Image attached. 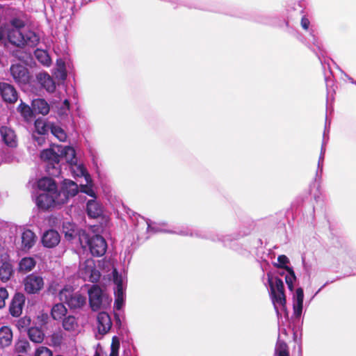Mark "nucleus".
Listing matches in <instances>:
<instances>
[{
    "label": "nucleus",
    "instance_id": "nucleus-44",
    "mask_svg": "<svg viewBox=\"0 0 356 356\" xmlns=\"http://www.w3.org/2000/svg\"><path fill=\"white\" fill-rule=\"evenodd\" d=\"M69 109H70V103L67 99H65L63 102V106L58 110V114L60 115H67Z\"/></svg>",
    "mask_w": 356,
    "mask_h": 356
},
{
    "label": "nucleus",
    "instance_id": "nucleus-18",
    "mask_svg": "<svg viewBox=\"0 0 356 356\" xmlns=\"http://www.w3.org/2000/svg\"><path fill=\"white\" fill-rule=\"evenodd\" d=\"M60 240V235L58 232L49 229L45 232L42 237V243L46 248H51L56 246Z\"/></svg>",
    "mask_w": 356,
    "mask_h": 356
},
{
    "label": "nucleus",
    "instance_id": "nucleus-2",
    "mask_svg": "<svg viewBox=\"0 0 356 356\" xmlns=\"http://www.w3.org/2000/svg\"><path fill=\"white\" fill-rule=\"evenodd\" d=\"M74 149L70 146L54 145L52 147L44 149L40 153L42 160L47 162V171L54 177H58L61 173L60 163L63 161H71L73 159Z\"/></svg>",
    "mask_w": 356,
    "mask_h": 356
},
{
    "label": "nucleus",
    "instance_id": "nucleus-50",
    "mask_svg": "<svg viewBox=\"0 0 356 356\" xmlns=\"http://www.w3.org/2000/svg\"><path fill=\"white\" fill-rule=\"evenodd\" d=\"M6 24L4 26V27H0V41L3 40L5 35H6Z\"/></svg>",
    "mask_w": 356,
    "mask_h": 356
},
{
    "label": "nucleus",
    "instance_id": "nucleus-38",
    "mask_svg": "<svg viewBox=\"0 0 356 356\" xmlns=\"http://www.w3.org/2000/svg\"><path fill=\"white\" fill-rule=\"evenodd\" d=\"M275 354L277 356H289L288 346L285 342L280 339L277 340L275 346Z\"/></svg>",
    "mask_w": 356,
    "mask_h": 356
},
{
    "label": "nucleus",
    "instance_id": "nucleus-36",
    "mask_svg": "<svg viewBox=\"0 0 356 356\" xmlns=\"http://www.w3.org/2000/svg\"><path fill=\"white\" fill-rule=\"evenodd\" d=\"M17 111L21 114L26 121L30 120L33 117V111L26 104L21 102L17 107Z\"/></svg>",
    "mask_w": 356,
    "mask_h": 356
},
{
    "label": "nucleus",
    "instance_id": "nucleus-23",
    "mask_svg": "<svg viewBox=\"0 0 356 356\" xmlns=\"http://www.w3.org/2000/svg\"><path fill=\"white\" fill-rule=\"evenodd\" d=\"M37 79L40 84L49 92H52L55 90V82L47 73H39L37 75Z\"/></svg>",
    "mask_w": 356,
    "mask_h": 356
},
{
    "label": "nucleus",
    "instance_id": "nucleus-19",
    "mask_svg": "<svg viewBox=\"0 0 356 356\" xmlns=\"http://www.w3.org/2000/svg\"><path fill=\"white\" fill-rule=\"evenodd\" d=\"M97 320L99 333L101 334H106L112 326L110 316L106 312H100L97 315Z\"/></svg>",
    "mask_w": 356,
    "mask_h": 356
},
{
    "label": "nucleus",
    "instance_id": "nucleus-16",
    "mask_svg": "<svg viewBox=\"0 0 356 356\" xmlns=\"http://www.w3.org/2000/svg\"><path fill=\"white\" fill-rule=\"evenodd\" d=\"M63 231L65 234V238L68 241H71L74 243H79V235L81 232H85L83 230L77 229L76 225L69 221L63 222Z\"/></svg>",
    "mask_w": 356,
    "mask_h": 356
},
{
    "label": "nucleus",
    "instance_id": "nucleus-20",
    "mask_svg": "<svg viewBox=\"0 0 356 356\" xmlns=\"http://www.w3.org/2000/svg\"><path fill=\"white\" fill-rule=\"evenodd\" d=\"M304 293L302 288H298L293 296V313L296 318H299L302 312Z\"/></svg>",
    "mask_w": 356,
    "mask_h": 356
},
{
    "label": "nucleus",
    "instance_id": "nucleus-14",
    "mask_svg": "<svg viewBox=\"0 0 356 356\" xmlns=\"http://www.w3.org/2000/svg\"><path fill=\"white\" fill-rule=\"evenodd\" d=\"M0 95L2 99L8 104H14L18 99V92L15 87L6 82H0Z\"/></svg>",
    "mask_w": 356,
    "mask_h": 356
},
{
    "label": "nucleus",
    "instance_id": "nucleus-41",
    "mask_svg": "<svg viewBox=\"0 0 356 356\" xmlns=\"http://www.w3.org/2000/svg\"><path fill=\"white\" fill-rule=\"evenodd\" d=\"M33 356H53V353L47 347L41 346L35 350Z\"/></svg>",
    "mask_w": 356,
    "mask_h": 356
},
{
    "label": "nucleus",
    "instance_id": "nucleus-55",
    "mask_svg": "<svg viewBox=\"0 0 356 356\" xmlns=\"http://www.w3.org/2000/svg\"><path fill=\"white\" fill-rule=\"evenodd\" d=\"M94 356H99V354L96 353Z\"/></svg>",
    "mask_w": 356,
    "mask_h": 356
},
{
    "label": "nucleus",
    "instance_id": "nucleus-1",
    "mask_svg": "<svg viewBox=\"0 0 356 356\" xmlns=\"http://www.w3.org/2000/svg\"><path fill=\"white\" fill-rule=\"evenodd\" d=\"M6 28L8 40L17 47H34L39 43V35L20 18L10 19Z\"/></svg>",
    "mask_w": 356,
    "mask_h": 356
},
{
    "label": "nucleus",
    "instance_id": "nucleus-25",
    "mask_svg": "<svg viewBox=\"0 0 356 356\" xmlns=\"http://www.w3.org/2000/svg\"><path fill=\"white\" fill-rule=\"evenodd\" d=\"M278 274L284 276L285 282L289 289L292 291L293 290V283L296 280L294 271L290 267L279 268Z\"/></svg>",
    "mask_w": 356,
    "mask_h": 356
},
{
    "label": "nucleus",
    "instance_id": "nucleus-29",
    "mask_svg": "<svg viewBox=\"0 0 356 356\" xmlns=\"http://www.w3.org/2000/svg\"><path fill=\"white\" fill-rule=\"evenodd\" d=\"M67 313V309L63 303L55 304L51 309V316L55 321H62Z\"/></svg>",
    "mask_w": 356,
    "mask_h": 356
},
{
    "label": "nucleus",
    "instance_id": "nucleus-3",
    "mask_svg": "<svg viewBox=\"0 0 356 356\" xmlns=\"http://www.w3.org/2000/svg\"><path fill=\"white\" fill-rule=\"evenodd\" d=\"M65 162L69 165L70 170L74 177H83L85 183H80L81 191L95 197L90 176L83 165L77 163L76 153L74 154L73 159L65 161Z\"/></svg>",
    "mask_w": 356,
    "mask_h": 356
},
{
    "label": "nucleus",
    "instance_id": "nucleus-47",
    "mask_svg": "<svg viewBox=\"0 0 356 356\" xmlns=\"http://www.w3.org/2000/svg\"><path fill=\"white\" fill-rule=\"evenodd\" d=\"M325 152V147L324 144H323L322 147H321V154H320V157H319V160H318V168H322L321 165L323 164Z\"/></svg>",
    "mask_w": 356,
    "mask_h": 356
},
{
    "label": "nucleus",
    "instance_id": "nucleus-4",
    "mask_svg": "<svg viewBox=\"0 0 356 356\" xmlns=\"http://www.w3.org/2000/svg\"><path fill=\"white\" fill-rule=\"evenodd\" d=\"M268 283L270 286L272 301L278 313L279 309L284 310L286 308V296L284 293V284L281 279L274 278L271 273H267Z\"/></svg>",
    "mask_w": 356,
    "mask_h": 356
},
{
    "label": "nucleus",
    "instance_id": "nucleus-51",
    "mask_svg": "<svg viewBox=\"0 0 356 356\" xmlns=\"http://www.w3.org/2000/svg\"><path fill=\"white\" fill-rule=\"evenodd\" d=\"M49 291L51 293H56V289H54L53 286H50L49 288Z\"/></svg>",
    "mask_w": 356,
    "mask_h": 356
},
{
    "label": "nucleus",
    "instance_id": "nucleus-9",
    "mask_svg": "<svg viewBox=\"0 0 356 356\" xmlns=\"http://www.w3.org/2000/svg\"><path fill=\"white\" fill-rule=\"evenodd\" d=\"M22 284L26 293L38 294L43 289L44 282L41 275L31 273L24 277Z\"/></svg>",
    "mask_w": 356,
    "mask_h": 356
},
{
    "label": "nucleus",
    "instance_id": "nucleus-35",
    "mask_svg": "<svg viewBox=\"0 0 356 356\" xmlns=\"http://www.w3.org/2000/svg\"><path fill=\"white\" fill-rule=\"evenodd\" d=\"M34 55L38 62L43 65L48 67L51 65V60L46 51L38 49L35 51Z\"/></svg>",
    "mask_w": 356,
    "mask_h": 356
},
{
    "label": "nucleus",
    "instance_id": "nucleus-49",
    "mask_svg": "<svg viewBox=\"0 0 356 356\" xmlns=\"http://www.w3.org/2000/svg\"><path fill=\"white\" fill-rule=\"evenodd\" d=\"M174 233H176L177 234L183 235V236H188L191 235L192 236L193 234L190 232V230L188 228H186L184 229H181L179 231L174 232Z\"/></svg>",
    "mask_w": 356,
    "mask_h": 356
},
{
    "label": "nucleus",
    "instance_id": "nucleus-15",
    "mask_svg": "<svg viewBox=\"0 0 356 356\" xmlns=\"http://www.w3.org/2000/svg\"><path fill=\"white\" fill-rule=\"evenodd\" d=\"M25 300V296L23 293L15 294L9 308L10 313L13 316L18 317L22 314Z\"/></svg>",
    "mask_w": 356,
    "mask_h": 356
},
{
    "label": "nucleus",
    "instance_id": "nucleus-17",
    "mask_svg": "<svg viewBox=\"0 0 356 356\" xmlns=\"http://www.w3.org/2000/svg\"><path fill=\"white\" fill-rule=\"evenodd\" d=\"M165 225V224H158L153 225L152 224V222L149 220L145 219L143 217H139V218L137 219V223H136V227L138 231L140 229H146L147 232H171L169 230H167L163 227Z\"/></svg>",
    "mask_w": 356,
    "mask_h": 356
},
{
    "label": "nucleus",
    "instance_id": "nucleus-33",
    "mask_svg": "<svg viewBox=\"0 0 356 356\" xmlns=\"http://www.w3.org/2000/svg\"><path fill=\"white\" fill-rule=\"evenodd\" d=\"M52 124H50L44 119L38 118L35 121V131L40 135H45L51 130Z\"/></svg>",
    "mask_w": 356,
    "mask_h": 356
},
{
    "label": "nucleus",
    "instance_id": "nucleus-21",
    "mask_svg": "<svg viewBox=\"0 0 356 356\" xmlns=\"http://www.w3.org/2000/svg\"><path fill=\"white\" fill-rule=\"evenodd\" d=\"M0 134L4 143L10 147H15L17 145V139L14 131L8 127L0 128Z\"/></svg>",
    "mask_w": 356,
    "mask_h": 356
},
{
    "label": "nucleus",
    "instance_id": "nucleus-7",
    "mask_svg": "<svg viewBox=\"0 0 356 356\" xmlns=\"http://www.w3.org/2000/svg\"><path fill=\"white\" fill-rule=\"evenodd\" d=\"M89 302L93 311L106 309L110 306L112 298L104 293L97 285H93L88 290Z\"/></svg>",
    "mask_w": 356,
    "mask_h": 356
},
{
    "label": "nucleus",
    "instance_id": "nucleus-54",
    "mask_svg": "<svg viewBox=\"0 0 356 356\" xmlns=\"http://www.w3.org/2000/svg\"><path fill=\"white\" fill-rule=\"evenodd\" d=\"M321 289H318L316 294H317L319 291H321Z\"/></svg>",
    "mask_w": 356,
    "mask_h": 356
},
{
    "label": "nucleus",
    "instance_id": "nucleus-11",
    "mask_svg": "<svg viewBox=\"0 0 356 356\" xmlns=\"http://www.w3.org/2000/svg\"><path fill=\"white\" fill-rule=\"evenodd\" d=\"M113 282L116 287L115 289V307L117 309H120L124 304V278L118 274L116 269L113 271Z\"/></svg>",
    "mask_w": 356,
    "mask_h": 356
},
{
    "label": "nucleus",
    "instance_id": "nucleus-8",
    "mask_svg": "<svg viewBox=\"0 0 356 356\" xmlns=\"http://www.w3.org/2000/svg\"><path fill=\"white\" fill-rule=\"evenodd\" d=\"M77 273L78 276L83 280L92 283L98 282L101 277V273L97 268L95 261L92 259L80 261Z\"/></svg>",
    "mask_w": 356,
    "mask_h": 356
},
{
    "label": "nucleus",
    "instance_id": "nucleus-27",
    "mask_svg": "<svg viewBox=\"0 0 356 356\" xmlns=\"http://www.w3.org/2000/svg\"><path fill=\"white\" fill-rule=\"evenodd\" d=\"M36 265V261L34 258L31 257H26L22 258L18 266V271L22 273H26L31 271Z\"/></svg>",
    "mask_w": 356,
    "mask_h": 356
},
{
    "label": "nucleus",
    "instance_id": "nucleus-6",
    "mask_svg": "<svg viewBox=\"0 0 356 356\" xmlns=\"http://www.w3.org/2000/svg\"><path fill=\"white\" fill-rule=\"evenodd\" d=\"M58 298L71 309H80L86 304V297L79 292H74L72 286H65L58 293Z\"/></svg>",
    "mask_w": 356,
    "mask_h": 356
},
{
    "label": "nucleus",
    "instance_id": "nucleus-42",
    "mask_svg": "<svg viewBox=\"0 0 356 356\" xmlns=\"http://www.w3.org/2000/svg\"><path fill=\"white\" fill-rule=\"evenodd\" d=\"M278 264H275V266L277 268L288 267L286 264L289 262L288 257L285 255H280L277 257Z\"/></svg>",
    "mask_w": 356,
    "mask_h": 356
},
{
    "label": "nucleus",
    "instance_id": "nucleus-39",
    "mask_svg": "<svg viewBox=\"0 0 356 356\" xmlns=\"http://www.w3.org/2000/svg\"><path fill=\"white\" fill-rule=\"evenodd\" d=\"M29 348V343L23 339H19L15 344V350L17 353H26Z\"/></svg>",
    "mask_w": 356,
    "mask_h": 356
},
{
    "label": "nucleus",
    "instance_id": "nucleus-31",
    "mask_svg": "<svg viewBox=\"0 0 356 356\" xmlns=\"http://www.w3.org/2000/svg\"><path fill=\"white\" fill-rule=\"evenodd\" d=\"M33 109L35 112L45 115L49 112L48 103L42 99H34L32 102Z\"/></svg>",
    "mask_w": 356,
    "mask_h": 356
},
{
    "label": "nucleus",
    "instance_id": "nucleus-32",
    "mask_svg": "<svg viewBox=\"0 0 356 356\" xmlns=\"http://www.w3.org/2000/svg\"><path fill=\"white\" fill-rule=\"evenodd\" d=\"M88 214L91 218H97L102 213L100 204L95 200H90L87 204Z\"/></svg>",
    "mask_w": 356,
    "mask_h": 356
},
{
    "label": "nucleus",
    "instance_id": "nucleus-34",
    "mask_svg": "<svg viewBox=\"0 0 356 356\" xmlns=\"http://www.w3.org/2000/svg\"><path fill=\"white\" fill-rule=\"evenodd\" d=\"M29 337L34 343H42L44 334L43 331L38 327H31L28 331Z\"/></svg>",
    "mask_w": 356,
    "mask_h": 356
},
{
    "label": "nucleus",
    "instance_id": "nucleus-5",
    "mask_svg": "<svg viewBox=\"0 0 356 356\" xmlns=\"http://www.w3.org/2000/svg\"><path fill=\"white\" fill-rule=\"evenodd\" d=\"M79 244L83 248H89L90 253L95 257L103 256L107 248L105 239L99 235L89 237L86 232H81L79 235Z\"/></svg>",
    "mask_w": 356,
    "mask_h": 356
},
{
    "label": "nucleus",
    "instance_id": "nucleus-13",
    "mask_svg": "<svg viewBox=\"0 0 356 356\" xmlns=\"http://www.w3.org/2000/svg\"><path fill=\"white\" fill-rule=\"evenodd\" d=\"M36 205L42 209H48L56 205H60L57 201V194L51 193H41L35 199Z\"/></svg>",
    "mask_w": 356,
    "mask_h": 356
},
{
    "label": "nucleus",
    "instance_id": "nucleus-30",
    "mask_svg": "<svg viewBox=\"0 0 356 356\" xmlns=\"http://www.w3.org/2000/svg\"><path fill=\"white\" fill-rule=\"evenodd\" d=\"M13 275V268L10 262L3 261L0 266V280L8 282Z\"/></svg>",
    "mask_w": 356,
    "mask_h": 356
},
{
    "label": "nucleus",
    "instance_id": "nucleus-53",
    "mask_svg": "<svg viewBox=\"0 0 356 356\" xmlns=\"http://www.w3.org/2000/svg\"><path fill=\"white\" fill-rule=\"evenodd\" d=\"M349 80L350 81L351 83L354 82V81L351 78H350Z\"/></svg>",
    "mask_w": 356,
    "mask_h": 356
},
{
    "label": "nucleus",
    "instance_id": "nucleus-12",
    "mask_svg": "<svg viewBox=\"0 0 356 356\" xmlns=\"http://www.w3.org/2000/svg\"><path fill=\"white\" fill-rule=\"evenodd\" d=\"M10 74L16 83L20 86L26 85L30 80V75L26 67L22 65H13Z\"/></svg>",
    "mask_w": 356,
    "mask_h": 356
},
{
    "label": "nucleus",
    "instance_id": "nucleus-43",
    "mask_svg": "<svg viewBox=\"0 0 356 356\" xmlns=\"http://www.w3.org/2000/svg\"><path fill=\"white\" fill-rule=\"evenodd\" d=\"M8 297V293L5 288H0V309L3 308L6 304V300Z\"/></svg>",
    "mask_w": 356,
    "mask_h": 356
},
{
    "label": "nucleus",
    "instance_id": "nucleus-26",
    "mask_svg": "<svg viewBox=\"0 0 356 356\" xmlns=\"http://www.w3.org/2000/svg\"><path fill=\"white\" fill-rule=\"evenodd\" d=\"M63 329L69 332H76L79 330V323L75 316L69 315L62 320Z\"/></svg>",
    "mask_w": 356,
    "mask_h": 356
},
{
    "label": "nucleus",
    "instance_id": "nucleus-52",
    "mask_svg": "<svg viewBox=\"0 0 356 356\" xmlns=\"http://www.w3.org/2000/svg\"><path fill=\"white\" fill-rule=\"evenodd\" d=\"M38 143H39V144H41V143H42V142L44 140V138H38Z\"/></svg>",
    "mask_w": 356,
    "mask_h": 356
},
{
    "label": "nucleus",
    "instance_id": "nucleus-22",
    "mask_svg": "<svg viewBox=\"0 0 356 356\" xmlns=\"http://www.w3.org/2000/svg\"><path fill=\"white\" fill-rule=\"evenodd\" d=\"M22 248L23 250H29L36 242L35 233L30 229H26L22 233Z\"/></svg>",
    "mask_w": 356,
    "mask_h": 356
},
{
    "label": "nucleus",
    "instance_id": "nucleus-28",
    "mask_svg": "<svg viewBox=\"0 0 356 356\" xmlns=\"http://www.w3.org/2000/svg\"><path fill=\"white\" fill-rule=\"evenodd\" d=\"M13 341V332L8 326L0 328V346L2 348L10 346Z\"/></svg>",
    "mask_w": 356,
    "mask_h": 356
},
{
    "label": "nucleus",
    "instance_id": "nucleus-46",
    "mask_svg": "<svg viewBox=\"0 0 356 356\" xmlns=\"http://www.w3.org/2000/svg\"><path fill=\"white\" fill-rule=\"evenodd\" d=\"M51 341L54 346H59L62 342V336L58 333L51 335Z\"/></svg>",
    "mask_w": 356,
    "mask_h": 356
},
{
    "label": "nucleus",
    "instance_id": "nucleus-56",
    "mask_svg": "<svg viewBox=\"0 0 356 356\" xmlns=\"http://www.w3.org/2000/svg\"><path fill=\"white\" fill-rule=\"evenodd\" d=\"M353 83H354V84H355V85H356V81L353 82Z\"/></svg>",
    "mask_w": 356,
    "mask_h": 356
},
{
    "label": "nucleus",
    "instance_id": "nucleus-10",
    "mask_svg": "<svg viewBox=\"0 0 356 356\" xmlns=\"http://www.w3.org/2000/svg\"><path fill=\"white\" fill-rule=\"evenodd\" d=\"M78 191L79 188L76 183L70 179H64L60 191L56 192L58 204L66 203L68 199L76 195Z\"/></svg>",
    "mask_w": 356,
    "mask_h": 356
},
{
    "label": "nucleus",
    "instance_id": "nucleus-48",
    "mask_svg": "<svg viewBox=\"0 0 356 356\" xmlns=\"http://www.w3.org/2000/svg\"><path fill=\"white\" fill-rule=\"evenodd\" d=\"M309 24H310L309 20L306 17H302L301 26L304 29L307 30L309 28Z\"/></svg>",
    "mask_w": 356,
    "mask_h": 356
},
{
    "label": "nucleus",
    "instance_id": "nucleus-45",
    "mask_svg": "<svg viewBox=\"0 0 356 356\" xmlns=\"http://www.w3.org/2000/svg\"><path fill=\"white\" fill-rule=\"evenodd\" d=\"M58 67V71L60 73V78L62 79H65L67 76V74L65 69V64L63 61H58L57 63Z\"/></svg>",
    "mask_w": 356,
    "mask_h": 356
},
{
    "label": "nucleus",
    "instance_id": "nucleus-40",
    "mask_svg": "<svg viewBox=\"0 0 356 356\" xmlns=\"http://www.w3.org/2000/svg\"><path fill=\"white\" fill-rule=\"evenodd\" d=\"M120 346V343L119 338L116 336H114L112 339V343L111 345V353L109 356H118Z\"/></svg>",
    "mask_w": 356,
    "mask_h": 356
},
{
    "label": "nucleus",
    "instance_id": "nucleus-24",
    "mask_svg": "<svg viewBox=\"0 0 356 356\" xmlns=\"http://www.w3.org/2000/svg\"><path fill=\"white\" fill-rule=\"evenodd\" d=\"M38 187L42 193H56L57 187L55 181L49 177H42L38 181Z\"/></svg>",
    "mask_w": 356,
    "mask_h": 356
},
{
    "label": "nucleus",
    "instance_id": "nucleus-37",
    "mask_svg": "<svg viewBox=\"0 0 356 356\" xmlns=\"http://www.w3.org/2000/svg\"><path fill=\"white\" fill-rule=\"evenodd\" d=\"M50 131L60 141H65L67 138L65 131L58 125L52 124Z\"/></svg>",
    "mask_w": 356,
    "mask_h": 356
}]
</instances>
